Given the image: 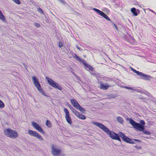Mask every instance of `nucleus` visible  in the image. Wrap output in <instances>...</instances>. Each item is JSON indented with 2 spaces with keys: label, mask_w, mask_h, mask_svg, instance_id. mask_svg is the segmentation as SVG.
<instances>
[{
  "label": "nucleus",
  "mask_w": 156,
  "mask_h": 156,
  "mask_svg": "<svg viewBox=\"0 0 156 156\" xmlns=\"http://www.w3.org/2000/svg\"><path fill=\"white\" fill-rule=\"evenodd\" d=\"M131 69L134 73L136 74L138 76H139L140 78V79L145 80L149 81H150L151 79L153 78V77L149 75L145 74L142 72H140L136 70L135 69Z\"/></svg>",
  "instance_id": "20e7f679"
},
{
  "label": "nucleus",
  "mask_w": 156,
  "mask_h": 156,
  "mask_svg": "<svg viewBox=\"0 0 156 156\" xmlns=\"http://www.w3.org/2000/svg\"><path fill=\"white\" fill-rule=\"evenodd\" d=\"M51 153L54 156H59L61 153V150L58 148H56L53 145L51 146Z\"/></svg>",
  "instance_id": "9b49d317"
},
{
  "label": "nucleus",
  "mask_w": 156,
  "mask_h": 156,
  "mask_svg": "<svg viewBox=\"0 0 156 156\" xmlns=\"http://www.w3.org/2000/svg\"><path fill=\"white\" fill-rule=\"evenodd\" d=\"M46 125L48 127L50 128L51 126V122L49 120H47L46 122Z\"/></svg>",
  "instance_id": "b1692460"
},
{
  "label": "nucleus",
  "mask_w": 156,
  "mask_h": 156,
  "mask_svg": "<svg viewBox=\"0 0 156 156\" xmlns=\"http://www.w3.org/2000/svg\"><path fill=\"white\" fill-rule=\"evenodd\" d=\"M46 79L47 80L48 84L53 87L55 89H57L60 90H62V87L59 85L57 83L52 79L49 78L48 76H46Z\"/></svg>",
  "instance_id": "423d86ee"
},
{
  "label": "nucleus",
  "mask_w": 156,
  "mask_h": 156,
  "mask_svg": "<svg viewBox=\"0 0 156 156\" xmlns=\"http://www.w3.org/2000/svg\"><path fill=\"white\" fill-rule=\"evenodd\" d=\"M92 123L101 128L104 131L107 133L108 136L112 139L117 140L120 142L121 141L120 138L126 142H130V140L128 138V137L126 136L122 132H119L118 133H117L113 131L110 130L105 126L103 124L96 122H93Z\"/></svg>",
  "instance_id": "f257e3e1"
},
{
  "label": "nucleus",
  "mask_w": 156,
  "mask_h": 156,
  "mask_svg": "<svg viewBox=\"0 0 156 156\" xmlns=\"http://www.w3.org/2000/svg\"><path fill=\"white\" fill-rule=\"evenodd\" d=\"M122 87L126 88L127 89H129L130 90H133V89L132 87L126 86H122Z\"/></svg>",
  "instance_id": "c85d7f7f"
},
{
  "label": "nucleus",
  "mask_w": 156,
  "mask_h": 156,
  "mask_svg": "<svg viewBox=\"0 0 156 156\" xmlns=\"http://www.w3.org/2000/svg\"><path fill=\"white\" fill-rule=\"evenodd\" d=\"M115 26V27L116 28H117V27L116 26Z\"/></svg>",
  "instance_id": "ea45409f"
},
{
  "label": "nucleus",
  "mask_w": 156,
  "mask_h": 156,
  "mask_svg": "<svg viewBox=\"0 0 156 156\" xmlns=\"http://www.w3.org/2000/svg\"><path fill=\"white\" fill-rule=\"evenodd\" d=\"M133 90L135 91H136L137 92H140L142 94H144L145 92H146L145 91V90L143 89H138L136 88L135 89H133Z\"/></svg>",
  "instance_id": "6ab92c4d"
},
{
  "label": "nucleus",
  "mask_w": 156,
  "mask_h": 156,
  "mask_svg": "<svg viewBox=\"0 0 156 156\" xmlns=\"http://www.w3.org/2000/svg\"><path fill=\"white\" fill-rule=\"evenodd\" d=\"M60 2H62V3L63 4H65L66 3V2L64 0H59Z\"/></svg>",
  "instance_id": "c9c22d12"
},
{
  "label": "nucleus",
  "mask_w": 156,
  "mask_h": 156,
  "mask_svg": "<svg viewBox=\"0 0 156 156\" xmlns=\"http://www.w3.org/2000/svg\"><path fill=\"white\" fill-rule=\"evenodd\" d=\"M5 106V104L3 101L0 100V107L1 108H4Z\"/></svg>",
  "instance_id": "cd10ccee"
},
{
  "label": "nucleus",
  "mask_w": 156,
  "mask_h": 156,
  "mask_svg": "<svg viewBox=\"0 0 156 156\" xmlns=\"http://www.w3.org/2000/svg\"><path fill=\"white\" fill-rule=\"evenodd\" d=\"M74 57L77 61L81 62L85 68L88 69L92 68V67L85 62L84 60H83L80 58L76 54H75V56H74Z\"/></svg>",
  "instance_id": "9d476101"
},
{
  "label": "nucleus",
  "mask_w": 156,
  "mask_h": 156,
  "mask_svg": "<svg viewBox=\"0 0 156 156\" xmlns=\"http://www.w3.org/2000/svg\"><path fill=\"white\" fill-rule=\"evenodd\" d=\"M0 19L4 22L6 21L5 18L2 13L0 11Z\"/></svg>",
  "instance_id": "5701e85b"
},
{
  "label": "nucleus",
  "mask_w": 156,
  "mask_h": 156,
  "mask_svg": "<svg viewBox=\"0 0 156 156\" xmlns=\"http://www.w3.org/2000/svg\"><path fill=\"white\" fill-rule=\"evenodd\" d=\"M92 9L95 11L96 12L98 13L99 15L102 17H104L107 20L111 21V20L109 17L106 15L105 13L102 12V11L96 8H93Z\"/></svg>",
  "instance_id": "f8f14e48"
},
{
  "label": "nucleus",
  "mask_w": 156,
  "mask_h": 156,
  "mask_svg": "<svg viewBox=\"0 0 156 156\" xmlns=\"http://www.w3.org/2000/svg\"><path fill=\"white\" fill-rule=\"evenodd\" d=\"M108 84H105L102 83V82H101L100 83V88L101 89H102L103 90H107L108 88L110 87V86L108 85H107Z\"/></svg>",
  "instance_id": "2eb2a0df"
},
{
  "label": "nucleus",
  "mask_w": 156,
  "mask_h": 156,
  "mask_svg": "<svg viewBox=\"0 0 156 156\" xmlns=\"http://www.w3.org/2000/svg\"><path fill=\"white\" fill-rule=\"evenodd\" d=\"M32 125L33 127L38 131L40 132L43 134H45V132L42 128L40 125L34 122H32Z\"/></svg>",
  "instance_id": "1a4fd4ad"
},
{
  "label": "nucleus",
  "mask_w": 156,
  "mask_h": 156,
  "mask_svg": "<svg viewBox=\"0 0 156 156\" xmlns=\"http://www.w3.org/2000/svg\"><path fill=\"white\" fill-rule=\"evenodd\" d=\"M4 134L7 137L12 139H15L18 136L17 132L10 128H8L4 131Z\"/></svg>",
  "instance_id": "7ed1b4c3"
},
{
  "label": "nucleus",
  "mask_w": 156,
  "mask_h": 156,
  "mask_svg": "<svg viewBox=\"0 0 156 156\" xmlns=\"http://www.w3.org/2000/svg\"><path fill=\"white\" fill-rule=\"evenodd\" d=\"M71 71V72L75 76V75H76L75 74V73L74 72H73V71Z\"/></svg>",
  "instance_id": "e433bc0d"
},
{
  "label": "nucleus",
  "mask_w": 156,
  "mask_h": 156,
  "mask_svg": "<svg viewBox=\"0 0 156 156\" xmlns=\"http://www.w3.org/2000/svg\"><path fill=\"white\" fill-rule=\"evenodd\" d=\"M86 69L88 71L91 75L96 76V73L94 70V69H88V70L87 69Z\"/></svg>",
  "instance_id": "aec40b11"
},
{
  "label": "nucleus",
  "mask_w": 156,
  "mask_h": 156,
  "mask_svg": "<svg viewBox=\"0 0 156 156\" xmlns=\"http://www.w3.org/2000/svg\"><path fill=\"white\" fill-rule=\"evenodd\" d=\"M70 101L71 104L76 109L79 110L82 113H84L86 111L85 109L80 106L76 99L74 98L71 99H70Z\"/></svg>",
  "instance_id": "39448f33"
},
{
  "label": "nucleus",
  "mask_w": 156,
  "mask_h": 156,
  "mask_svg": "<svg viewBox=\"0 0 156 156\" xmlns=\"http://www.w3.org/2000/svg\"><path fill=\"white\" fill-rule=\"evenodd\" d=\"M130 68H131V69H132V68H132L131 67H130Z\"/></svg>",
  "instance_id": "37998d69"
},
{
  "label": "nucleus",
  "mask_w": 156,
  "mask_h": 156,
  "mask_svg": "<svg viewBox=\"0 0 156 156\" xmlns=\"http://www.w3.org/2000/svg\"><path fill=\"white\" fill-rule=\"evenodd\" d=\"M32 78L33 83L37 90L41 87L36 76H33L32 77Z\"/></svg>",
  "instance_id": "ddd939ff"
},
{
  "label": "nucleus",
  "mask_w": 156,
  "mask_h": 156,
  "mask_svg": "<svg viewBox=\"0 0 156 156\" xmlns=\"http://www.w3.org/2000/svg\"><path fill=\"white\" fill-rule=\"evenodd\" d=\"M58 45L59 47L61 48L63 46V44L61 41H59L58 43Z\"/></svg>",
  "instance_id": "7c9ffc66"
},
{
  "label": "nucleus",
  "mask_w": 156,
  "mask_h": 156,
  "mask_svg": "<svg viewBox=\"0 0 156 156\" xmlns=\"http://www.w3.org/2000/svg\"><path fill=\"white\" fill-rule=\"evenodd\" d=\"M117 121L122 124L123 123V120L122 117L120 116H118L117 117Z\"/></svg>",
  "instance_id": "4be33fe9"
},
{
  "label": "nucleus",
  "mask_w": 156,
  "mask_h": 156,
  "mask_svg": "<svg viewBox=\"0 0 156 156\" xmlns=\"http://www.w3.org/2000/svg\"><path fill=\"white\" fill-rule=\"evenodd\" d=\"M142 132L144 134L146 135H150L151 134V133L148 131L146 130L145 128L144 129V130Z\"/></svg>",
  "instance_id": "bb28decb"
},
{
  "label": "nucleus",
  "mask_w": 156,
  "mask_h": 156,
  "mask_svg": "<svg viewBox=\"0 0 156 156\" xmlns=\"http://www.w3.org/2000/svg\"><path fill=\"white\" fill-rule=\"evenodd\" d=\"M28 133L30 136L36 137L40 140H43L42 137L36 131L29 129L28 131Z\"/></svg>",
  "instance_id": "0eeeda50"
},
{
  "label": "nucleus",
  "mask_w": 156,
  "mask_h": 156,
  "mask_svg": "<svg viewBox=\"0 0 156 156\" xmlns=\"http://www.w3.org/2000/svg\"><path fill=\"white\" fill-rule=\"evenodd\" d=\"M66 105L70 108L73 114L77 111L68 102L66 103Z\"/></svg>",
  "instance_id": "a211bd4d"
},
{
  "label": "nucleus",
  "mask_w": 156,
  "mask_h": 156,
  "mask_svg": "<svg viewBox=\"0 0 156 156\" xmlns=\"http://www.w3.org/2000/svg\"><path fill=\"white\" fill-rule=\"evenodd\" d=\"M63 111L65 114V117L67 122L68 124L70 125L72 124V120L69 111L66 108H64Z\"/></svg>",
  "instance_id": "6e6552de"
},
{
  "label": "nucleus",
  "mask_w": 156,
  "mask_h": 156,
  "mask_svg": "<svg viewBox=\"0 0 156 156\" xmlns=\"http://www.w3.org/2000/svg\"><path fill=\"white\" fill-rule=\"evenodd\" d=\"M38 10L39 12L41 13H43V10L41 8H39V9H38Z\"/></svg>",
  "instance_id": "473e14b6"
},
{
  "label": "nucleus",
  "mask_w": 156,
  "mask_h": 156,
  "mask_svg": "<svg viewBox=\"0 0 156 156\" xmlns=\"http://www.w3.org/2000/svg\"><path fill=\"white\" fill-rule=\"evenodd\" d=\"M77 48L78 50H80V48L79 47H77Z\"/></svg>",
  "instance_id": "4c0bfd02"
},
{
  "label": "nucleus",
  "mask_w": 156,
  "mask_h": 156,
  "mask_svg": "<svg viewBox=\"0 0 156 156\" xmlns=\"http://www.w3.org/2000/svg\"><path fill=\"white\" fill-rule=\"evenodd\" d=\"M139 99H142L144 100H146V98L144 97H140Z\"/></svg>",
  "instance_id": "f704fd0d"
},
{
  "label": "nucleus",
  "mask_w": 156,
  "mask_h": 156,
  "mask_svg": "<svg viewBox=\"0 0 156 156\" xmlns=\"http://www.w3.org/2000/svg\"><path fill=\"white\" fill-rule=\"evenodd\" d=\"M145 138H148V137H145Z\"/></svg>",
  "instance_id": "79ce46f5"
},
{
  "label": "nucleus",
  "mask_w": 156,
  "mask_h": 156,
  "mask_svg": "<svg viewBox=\"0 0 156 156\" xmlns=\"http://www.w3.org/2000/svg\"><path fill=\"white\" fill-rule=\"evenodd\" d=\"M75 115L78 117L80 119L84 120L86 119V117L81 113H80L77 111H76L74 114Z\"/></svg>",
  "instance_id": "4468645a"
},
{
  "label": "nucleus",
  "mask_w": 156,
  "mask_h": 156,
  "mask_svg": "<svg viewBox=\"0 0 156 156\" xmlns=\"http://www.w3.org/2000/svg\"><path fill=\"white\" fill-rule=\"evenodd\" d=\"M154 72H156V70L154 71Z\"/></svg>",
  "instance_id": "a19ab883"
},
{
  "label": "nucleus",
  "mask_w": 156,
  "mask_h": 156,
  "mask_svg": "<svg viewBox=\"0 0 156 156\" xmlns=\"http://www.w3.org/2000/svg\"><path fill=\"white\" fill-rule=\"evenodd\" d=\"M42 95L46 97H48L49 96L47 95L46 93H47V92L43 90L42 87H41L39 89L37 90Z\"/></svg>",
  "instance_id": "f3484780"
},
{
  "label": "nucleus",
  "mask_w": 156,
  "mask_h": 156,
  "mask_svg": "<svg viewBox=\"0 0 156 156\" xmlns=\"http://www.w3.org/2000/svg\"><path fill=\"white\" fill-rule=\"evenodd\" d=\"M15 3L17 4L20 5L21 3V2L19 0H12Z\"/></svg>",
  "instance_id": "c756f323"
},
{
  "label": "nucleus",
  "mask_w": 156,
  "mask_h": 156,
  "mask_svg": "<svg viewBox=\"0 0 156 156\" xmlns=\"http://www.w3.org/2000/svg\"><path fill=\"white\" fill-rule=\"evenodd\" d=\"M145 91L146 92H145V93H144V94L147 95L149 98H153V96L151 94H150L147 91H146L145 90Z\"/></svg>",
  "instance_id": "a878e982"
},
{
  "label": "nucleus",
  "mask_w": 156,
  "mask_h": 156,
  "mask_svg": "<svg viewBox=\"0 0 156 156\" xmlns=\"http://www.w3.org/2000/svg\"><path fill=\"white\" fill-rule=\"evenodd\" d=\"M127 119L129 121V123L135 129L139 131H142L144 129L145 123L144 120H140V123H138L136 122L131 118H128Z\"/></svg>",
  "instance_id": "f03ea898"
},
{
  "label": "nucleus",
  "mask_w": 156,
  "mask_h": 156,
  "mask_svg": "<svg viewBox=\"0 0 156 156\" xmlns=\"http://www.w3.org/2000/svg\"><path fill=\"white\" fill-rule=\"evenodd\" d=\"M135 147L138 150L141 149L142 148L141 147L136 146Z\"/></svg>",
  "instance_id": "72a5a7b5"
},
{
  "label": "nucleus",
  "mask_w": 156,
  "mask_h": 156,
  "mask_svg": "<svg viewBox=\"0 0 156 156\" xmlns=\"http://www.w3.org/2000/svg\"><path fill=\"white\" fill-rule=\"evenodd\" d=\"M115 97V96H112V98H114Z\"/></svg>",
  "instance_id": "58836bf2"
},
{
  "label": "nucleus",
  "mask_w": 156,
  "mask_h": 156,
  "mask_svg": "<svg viewBox=\"0 0 156 156\" xmlns=\"http://www.w3.org/2000/svg\"><path fill=\"white\" fill-rule=\"evenodd\" d=\"M131 11L133 13V15L134 16H136L138 14L136 12V9L135 8H133L131 9Z\"/></svg>",
  "instance_id": "412c9836"
},
{
  "label": "nucleus",
  "mask_w": 156,
  "mask_h": 156,
  "mask_svg": "<svg viewBox=\"0 0 156 156\" xmlns=\"http://www.w3.org/2000/svg\"><path fill=\"white\" fill-rule=\"evenodd\" d=\"M128 138L130 140H129L130 141V142H129V143L126 142L127 143L133 144H135L134 141H135L136 142L139 143H140L141 142V141L140 140H138V139H131V138H129V137H128Z\"/></svg>",
  "instance_id": "dca6fc26"
},
{
  "label": "nucleus",
  "mask_w": 156,
  "mask_h": 156,
  "mask_svg": "<svg viewBox=\"0 0 156 156\" xmlns=\"http://www.w3.org/2000/svg\"><path fill=\"white\" fill-rule=\"evenodd\" d=\"M75 77L76 78V80L77 81V82L79 83L80 84V82H82L81 80V79L80 78V77H79V76H77V75H75Z\"/></svg>",
  "instance_id": "393cba45"
},
{
  "label": "nucleus",
  "mask_w": 156,
  "mask_h": 156,
  "mask_svg": "<svg viewBox=\"0 0 156 156\" xmlns=\"http://www.w3.org/2000/svg\"><path fill=\"white\" fill-rule=\"evenodd\" d=\"M34 25L37 27H40V25L38 23H34Z\"/></svg>",
  "instance_id": "2f4dec72"
}]
</instances>
